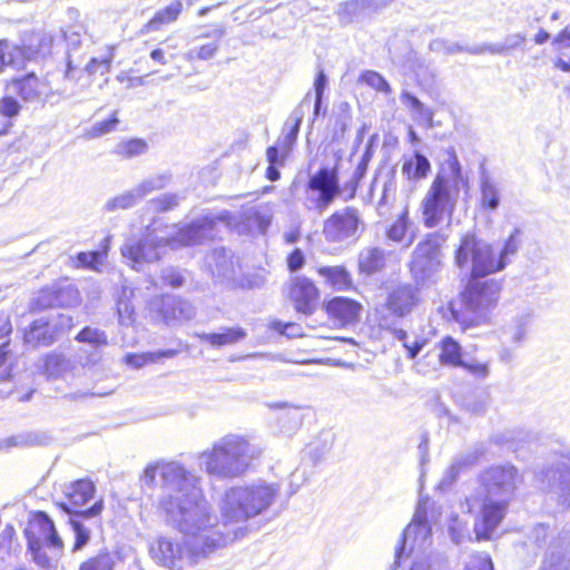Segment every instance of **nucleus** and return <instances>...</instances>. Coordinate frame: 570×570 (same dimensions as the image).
I'll return each instance as SVG.
<instances>
[{
    "label": "nucleus",
    "mask_w": 570,
    "mask_h": 570,
    "mask_svg": "<svg viewBox=\"0 0 570 570\" xmlns=\"http://www.w3.org/2000/svg\"><path fill=\"white\" fill-rule=\"evenodd\" d=\"M157 475L163 490L159 514L185 539L159 537L149 551L158 564L173 570H185L243 537V524L265 513L281 495L279 483L263 479L229 487L217 501L219 519L205 497L200 478L183 464L176 461L150 463L141 480L154 487Z\"/></svg>",
    "instance_id": "obj_1"
},
{
    "label": "nucleus",
    "mask_w": 570,
    "mask_h": 570,
    "mask_svg": "<svg viewBox=\"0 0 570 570\" xmlns=\"http://www.w3.org/2000/svg\"><path fill=\"white\" fill-rule=\"evenodd\" d=\"M523 474L511 463L495 464L478 476V487L465 499L468 512L480 510L474 523L476 540H489L508 513Z\"/></svg>",
    "instance_id": "obj_2"
},
{
    "label": "nucleus",
    "mask_w": 570,
    "mask_h": 570,
    "mask_svg": "<svg viewBox=\"0 0 570 570\" xmlns=\"http://www.w3.org/2000/svg\"><path fill=\"white\" fill-rule=\"evenodd\" d=\"M225 217V215H205L194 219L188 225L179 228L173 238L158 237L147 229V233L140 238L131 237L127 239L121 247V255L131 263L134 268L139 269L145 263L158 261L161 252L167 246L171 248L191 246L215 238L217 222H224Z\"/></svg>",
    "instance_id": "obj_3"
},
{
    "label": "nucleus",
    "mask_w": 570,
    "mask_h": 570,
    "mask_svg": "<svg viewBox=\"0 0 570 570\" xmlns=\"http://www.w3.org/2000/svg\"><path fill=\"white\" fill-rule=\"evenodd\" d=\"M261 454V449L247 438L230 433L200 452L198 464L209 476L229 480L244 475Z\"/></svg>",
    "instance_id": "obj_4"
},
{
    "label": "nucleus",
    "mask_w": 570,
    "mask_h": 570,
    "mask_svg": "<svg viewBox=\"0 0 570 570\" xmlns=\"http://www.w3.org/2000/svg\"><path fill=\"white\" fill-rule=\"evenodd\" d=\"M24 534L32 561L43 570H57L65 546L48 514L37 512L24 529Z\"/></svg>",
    "instance_id": "obj_5"
},
{
    "label": "nucleus",
    "mask_w": 570,
    "mask_h": 570,
    "mask_svg": "<svg viewBox=\"0 0 570 570\" xmlns=\"http://www.w3.org/2000/svg\"><path fill=\"white\" fill-rule=\"evenodd\" d=\"M501 286L494 279L470 281L462 293L463 311L452 309L454 320L464 328L487 322L489 313L497 306Z\"/></svg>",
    "instance_id": "obj_6"
},
{
    "label": "nucleus",
    "mask_w": 570,
    "mask_h": 570,
    "mask_svg": "<svg viewBox=\"0 0 570 570\" xmlns=\"http://www.w3.org/2000/svg\"><path fill=\"white\" fill-rule=\"evenodd\" d=\"M455 265L473 278L484 277L498 272L499 264L494 262V249L483 239L472 234L461 238L455 250Z\"/></svg>",
    "instance_id": "obj_7"
},
{
    "label": "nucleus",
    "mask_w": 570,
    "mask_h": 570,
    "mask_svg": "<svg viewBox=\"0 0 570 570\" xmlns=\"http://www.w3.org/2000/svg\"><path fill=\"white\" fill-rule=\"evenodd\" d=\"M420 303V289L412 284H399L390 288L384 303L376 309L380 326L391 328L399 320L409 316Z\"/></svg>",
    "instance_id": "obj_8"
},
{
    "label": "nucleus",
    "mask_w": 570,
    "mask_h": 570,
    "mask_svg": "<svg viewBox=\"0 0 570 570\" xmlns=\"http://www.w3.org/2000/svg\"><path fill=\"white\" fill-rule=\"evenodd\" d=\"M444 233H432L420 243L411 263V273L417 284L424 285L433 278L442 265L441 247L446 242Z\"/></svg>",
    "instance_id": "obj_9"
},
{
    "label": "nucleus",
    "mask_w": 570,
    "mask_h": 570,
    "mask_svg": "<svg viewBox=\"0 0 570 570\" xmlns=\"http://www.w3.org/2000/svg\"><path fill=\"white\" fill-rule=\"evenodd\" d=\"M341 193L336 168H321L308 179L305 206L322 214Z\"/></svg>",
    "instance_id": "obj_10"
},
{
    "label": "nucleus",
    "mask_w": 570,
    "mask_h": 570,
    "mask_svg": "<svg viewBox=\"0 0 570 570\" xmlns=\"http://www.w3.org/2000/svg\"><path fill=\"white\" fill-rule=\"evenodd\" d=\"M446 155L431 186L458 202L460 191L469 189V177L463 173L454 149L446 150Z\"/></svg>",
    "instance_id": "obj_11"
},
{
    "label": "nucleus",
    "mask_w": 570,
    "mask_h": 570,
    "mask_svg": "<svg viewBox=\"0 0 570 570\" xmlns=\"http://www.w3.org/2000/svg\"><path fill=\"white\" fill-rule=\"evenodd\" d=\"M458 202L430 186L421 202L423 224L434 228L443 222H451Z\"/></svg>",
    "instance_id": "obj_12"
},
{
    "label": "nucleus",
    "mask_w": 570,
    "mask_h": 570,
    "mask_svg": "<svg viewBox=\"0 0 570 570\" xmlns=\"http://www.w3.org/2000/svg\"><path fill=\"white\" fill-rule=\"evenodd\" d=\"M39 47L18 46L7 39L0 40V75L7 69L21 70L27 61L31 60L37 53H45L51 46V39L45 35H39Z\"/></svg>",
    "instance_id": "obj_13"
},
{
    "label": "nucleus",
    "mask_w": 570,
    "mask_h": 570,
    "mask_svg": "<svg viewBox=\"0 0 570 570\" xmlns=\"http://www.w3.org/2000/svg\"><path fill=\"white\" fill-rule=\"evenodd\" d=\"M431 535V525L426 518V511L419 504L412 522L403 532L401 544L395 549V562H400L407 544L410 546V551L428 548L432 541Z\"/></svg>",
    "instance_id": "obj_14"
},
{
    "label": "nucleus",
    "mask_w": 570,
    "mask_h": 570,
    "mask_svg": "<svg viewBox=\"0 0 570 570\" xmlns=\"http://www.w3.org/2000/svg\"><path fill=\"white\" fill-rule=\"evenodd\" d=\"M361 225L358 213L346 207L332 214L323 226V234L330 242H342L356 235Z\"/></svg>",
    "instance_id": "obj_15"
},
{
    "label": "nucleus",
    "mask_w": 570,
    "mask_h": 570,
    "mask_svg": "<svg viewBox=\"0 0 570 570\" xmlns=\"http://www.w3.org/2000/svg\"><path fill=\"white\" fill-rule=\"evenodd\" d=\"M41 362L42 365L40 367L42 368L43 374L48 380H52L63 377L66 374L72 372L77 365H95L98 362V357L96 354H94L92 357H88L87 360H83L81 354L67 357L62 353L53 351L47 354Z\"/></svg>",
    "instance_id": "obj_16"
},
{
    "label": "nucleus",
    "mask_w": 570,
    "mask_h": 570,
    "mask_svg": "<svg viewBox=\"0 0 570 570\" xmlns=\"http://www.w3.org/2000/svg\"><path fill=\"white\" fill-rule=\"evenodd\" d=\"M79 302L80 295L77 287L67 281L43 288L36 299L40 308L72 307Z\"/></svg>",
    "instance_id": "obj_17"
},
{
    "label": "nucleus",
    "mask_w": 570,
    "mask_h": 570,
    "mask_svg": "<svg viewBox=\"0 0 570 570\" xmlns=\"http://www.w3.org/2000/svg\"><path fill=\"white\" fill-rule=\"evenodd\" d=\"M288 296L298 313L311 315L316 308L320 293L311 279L296 276L291 279Z\"/></svg>",
    "instance_id": "obj_18"
},
{
    "label": "nucleus",
    "mask_w": 570,
    "mask_h": 570,
    "mask_svg": "<svg viewBox=\"0 0 570 570\" xmlns=\"http://www.w3.org/2000/svg\"><path fill=\"white\" fill-rule=\"evenodd\" d=\"M540 570H570V534L559 532L546 550Z\"/></svg>",
    "instance_id": "obj_19"
},
{
    "label": "nucleus",
    "mask_w": 570,
    "mask_h": 570,
    "mask_svg": "<svg viewBox=\"0 0 570 570\" xmlns=\"http://www.w3.org/2000/svg\"><path fill=\"white\" fill-rule=\"evenodd\" d=\"M9 90L26 102H40L47 97L49 86L46 80L38 78L33 72L22 78H14L8 85Z\"/></svg>",
    "instance_id": "obj_20"
},
{
    "label": "nucleus",
    "mask_w": 570,
    "mask_h": 570,
    "mask_svg": "<svg viewBox=\"0 0 570 570\" xmlns=\"http://www.w3.org/2000/svg\"><path fill=\"white\" fill-rule=\"evenodd\" d=\"M102 509L104 501L98 500L91 508L85 511H77L72 517H70V525L75 533L72 552L80 551L87 546L91 537V529L88 524H86V522L99 515Z\"/></svg>",
    "instance_id": "obj_21"
},
{
    "label": "nucleus",
    "mask_w": 570,
    "mask_h": 570,
    "mask_svg": "<svg viewBox=\"0 0 570 570\" xmlns=\"http://www.w3.org/2000/svg\"><path fill=\"white\" fill-rule=\"evenodd\" d=\"M546 479L563 504L570 505V458L566 456L549 468Z\"/></svg>",
    "instance_id": "obj_22"
},
{
    "label": "nucleus",
    "mask_w": 570,
    "mask_h": 570,
    "mask_svg": "<svg viewBox=\"0 0 570 570\" xmlns=\"http://www.w3.org/2000/svg\"><path fill=\"white\" fill-rule=\"evenodd\" d=\"M94 493L95 485L90 480H77L66 487L65 494L68 502H63L60 505L72 517L75 512L81 511L80 508L94 498Z\"/></svg>",
    "instance_id": "obj_23"
},
{
    "label": "nucleus",
    "mask_w": 570,
    "mask_h": 570,
    "mask_svg": "<svg viewBox=\"0 0 570 570\" xmlns=\"http://www.w3.org/2000/svg\"><path fill=\"white\" fill-rule=\"evenodd\" d=\"M325 309L340 325H348L357 321L362 305L352 298L337 296L325 304Z\"/></svg>",
    "instance_id": "obj_24"
},
{
    "label": "nucleus",
    "mask_w": 570,
    "mask_h": 570,
    "mask_svg": "<svg viewBox=\"0 0 570 570\" xmlns=\"http://www.w3.org/2000/svg\"><path fill=\"white\" fill-rule=\"evenodd\" d=\"M386 238L402 247H410L415 239L413 223L409 217V209L404 208L395 222L386 230Z\"/></svg>",
    "instance_id": "obj_25"
},
{
    "label": "nucleus",
    "mask_w": 570,
    "mask_h": 570,
    "mask_svg": "<svg viewBox=\"0 0 570 570\" xmlns=\"http://www.w3.org/2000/svg\"><path fill=\"white\" fill-rule=\"evenodd\" d=\"M161 313L166 322L189 321L196 315L195 307L188 301L176 296L163 297Z\"/></svg>",
    "instance_id": "obj_26"
},
{
    "label": "nucleus",
    "mask_w": 570,
    "mask_h": 570,
    "mask_svg": "<svg viewBox=\"0 0 570 570\" xmlns=\"http://www.w3.org/2000/svg\"><path fill=\"white\" fill-rule=\"evenodd\" d=\"M214 275L222 279H230L236 274L238 262L230 250L226 248H215L208 262Z\"/></svg>",
    "instance_id": "obj_27"
},
{
    "label": "nucleus",
    "mask_w": 570,
    "mask_h": 570,
    "mask_svg": "<svg viewBox=\"0 0 570 570\" xmlns=\"http://www.w3.org/2000/svg\"><path fill=\"white\" fill-rule=\"evenodd\" d=\"M24 343L32 346H49L56 341L55 331L43 320L35 321L23 336Z\"/></svg>",
    "instance_id": "obj_28"
},
{
    "label": "nucleus",
    "mask_w": 570,
    "mask_h": 570,
    "mask_svg": "<svg viewBox=\"0 0 570 570\" xmlns=\"http://www.w3.org/2000/svg\"><path fill=\"white\" fill-rule=\"evenodd\" d=\"M197 336L203 342L209 343L213 347H222L226 345H234L243 341L247 333L242 327H224L218 333H202Z\"/></svg>",
    "instance_id": "obj_29"
},
{
    "label": "nucleus",
    "mask_w": 570,
    "mask_h": 570,
    "mask_svg": "<svg viewBox=\"0 0 570 570\" xmlns=\"http://www.w3.org/2000/svg\"><path fill=\"white\" fill-rule=\"evenodd\" d=\"M501 193L498 184L485 173L480 177V206L488 212H495L500 206Z\"/></svg>",
    "instance_id": "obj_30"
},
{
    "label": "nucleus",
    "mask_w": 570,
    "mask_h": 570,
    "mask_svg": "<svg viewBox=\"0 0 570 570\" xmlns=\"http://www.w3.org/2000/svg\"><path fill=\"white\" fill-rule=\"evenodd\" d=\"M385 250L379 247H366L358 255V268L361 273L372 275L385 267Z\"/></svg>",
    "instance_id": "obj_31"
},
{
    "label": "nucleus",
    "mask_w": 570,
    "mask_h": 570,
    "mask_svg": "<svg viewBox=\"0 0 570 570\" xmlns=\"http://www.w3.org/2000/svg\"><path fill=\"white\" fill-rule=\"evenodd\" d=\"M431 170V164L429 159L415 151L410 158L404 159L402 165V175L412 181H419L428 176Z\"/></svg>",
    "instance_id": "obj_32"
},
{
    "label": "nucleus",
    "mask_w": 570,
    "mask_h": 570,
    "mask_svg": "<svg viewBox=\"0 0 570 570\" xmlns=\"http://www.w3.org/2000/svg\"><path fill=\"white\" fill-rule=\"evenodd\" d=\"M76 340L80 343L89 344L94 347V352L89 353L87 350H81L79 354L82 355L83 360H87L88 357H92L94 354L97 355L98 360L100 358V355L98 353V350L100 347H104L108 344L107 335L104 331L95 327H85L82 328L76 336Z\"/></svg>",
    "instance_id": "obj_33"
},
{
    "label": "nucleus",
    "mask_w": 570,
    "mask_h": 570,
    "mask_svg": "<svg viewBox=\"0 0 570 570\" xmlns=\"http://www.w3.org/2000/svg\"><path fill=\"white\" fill-rule=\"evenodd\" d=\"M521 236L522 232L519 228H514L504 242L503 247L499 252L494 250V262L499 264L498 272L504 269L510 264L511 257L518 253L522 242Z\"/></svg>",
    "instance_id": "obj_34"
},
{
    "label": "nucleus",
    "mask_w": 570,
    "mask_h": 570,
    "mask_svg": "<svg viewBox=\"0 0 570 570\" xmlns=\"http://www.w3.org/2000/svg\"><path fill=\"white\" fill-rule=\"evenodd\" d=\"M318 274L336 291H344L352 287V277L342 266L321 267Z\"/></svg>",
    "instance_id": "obj_35"
},
{
    "label": "nucleus",
    "mask_w": 570,
    "mask_h": 570,
    "mask_svg": "<svg viewBox=\"0 0 570 570\" xmlns=\"http://www.w3.org/2000/svg\"><path fill=\"white\" fill-rule=\"evenodd\" d=\"M440 354L438 355L439 362L442 365L460 366L462 361V347L451 336L444 337L439 343Z\"/></svg>",
    "instance_id": "obj_36"
},
{
    "label": "nucleus",
    "mask_w": 570,
    "mask_h": 570,
    "mask_svg": "<svg viewBox=\"0 0 570 570\" xmlns=\"http://www.w3.org/2000/svg\"><path fill=\"white\" fill-rule=\"evenodd\" d=\"M183 4L180 1H175L166 8L157 11L153 19L146 24L147 31L159 30L163 24L174 22L181 12Z\"/></svg>",
    "instance_id": "obj_37"
},
{
    "label": "nucleus",
    "mask_w": 570,
    "mask_h": 570,
    "mask_svg": "<svg viewBox=\"0 0 570 570\" xmlns=\"http://www.w3.org/2000/svg\"><path fill=\"white\" fill-rule=\"evenodd\" d=\"M528 326V315H520L513 318L503 330L505 342L513 345H520L525 338Z\"/></svg>",
    "instance_id": "obj_38"
},
{
    "label": "nucleus",
    "mask_w": 570,
    "mask_h": 570,
    "mask_svg": "<svg viewBox=\"0 0 570 570\" xmlns=\"http://www.w3.org/2000/svg\"><path fill=\"white\" fill-rule=\"evenodd\" d=\"M171 180L170 175L168 174H157L149 176L148 178L140 181L137 186L134 187L136 195L139 199H144L148 195L154 191L161 190L169 185Z\"/></svg>",
    "instance_id": "obj_39"
},
{
    "label": "nucleus",
    "mask_w": 570,
    "mask_h": 570,
    "mask_svg": "<svg viewBox=\"0 0 570 570\" xmlns=\"http://www.w3.org/2000/svg\"><path fill=\"white\" fill-rule=\"evenodd\" d=\"M176 354L177 352L175 350L148 352L141 354L131 353L126 355L125 362L127 365L134 368H141L146 364L157 363L164 357L170 358L174 357Z\"/></svg>",
    "instance_id": "obj_40"
},
{
    "label": "nucleus",
    "mask_w": 570,
    "mask_h": 570,
    "mask_svg": "<svg viewBox=\"0 0 570 570\" xmlns=\"http://www.w3.org/2000/svg\"><path fill=\"white\" fill-rule=\"evenodd\" d=\"M288 154H284V150L281 149V146L277 144L276 146H269L266 150V158L268 161V167L266 169V177L271 181H276L279 179L281 175L277 169L278 166H283Z\"/></svg>",
    "instance_id": "obj_41"
},
{
    "label": "nucleus",
    "mask_w": 570,
    "mask_h": 570,
    "mask_svg": "<svg viewBox=\"0 0 570 570\" xmlns=\"http://www.w3.org/2000/svg\"><path fill=\"white\" fill-rule=\"evenodd\" d=\"M115 566V556L110 552L101 551L83 561L80 564L79 570H114Z\"/></svg>",
    "instance_id": "obj_42"
},
{
    "label": "nucleus",
    "mask_w": 570,
    "mask_h": 570,
    "mask_svg": "<svg viewBox=\"0 0 570 570\" xmlns=\"http://www.w3.org/2000/svg\"><path fill=\"white\" fill-rule=\"evenodd\" d=\"M138 202H140V199L136 195L135 189L131 188L130 190L108 199L105 204V209L108 212L128 209L134 207Z\"/></svg>",
    "instance_id": "obj_43"
},
{
    "label": "nucleus",
    "mask_w": 570,
    "mask_h": 570,
    "mask_svg": "<svg viewBox=\"0 0 570 570\" xmlns=\"http://www.w3.org/2000/svg\"><path fill=\"white\" fill-rule=\"evenodd\" d=\"M410 570H450L449 562L440 556L417 557Z\"/></svg>",
    "instance_id": "obj_44"
},
{
    "label": "nucleus",
    "mask_w": 570,
    "mask_h": 570,
    "mask_svg": "<svg viewBox=\"0 0 570 570\" xmlns=\"http://www.w3.org/2000/svg\"><path fill=\"white\" fill-rule=\"evenodd\" d=\"M147 144L142 139H130L126 141L119 142L115 147V153L118 156L125 158H132L136 156H140L147 151Z\"/></svg>",
    "instance_id": "obj_45"
},
{
    "label": "nucleus",
    "mask_w": 570,
    "mask_h": 570,
    "mask_svg": "<svg viewBox=\"0 0 570 570\" xmlns=\"http://www.w3.org/2000/svg\"><path fill=\"white\" fill-rule=\"evenodd\" d=\"M475 458L473 455H460L454 459L452 464L445 471V474L442 480L443 485H450L454 482L460 474V472L474 464Z\"/></svg>",
    "instance_id": "obj_46"
},
{
    "label": "nucleus",
    "mask_w": 570,
    "mask_h": 570,
    "mask_svg": "<svg viewBox=\"0 0 570 570\" xmlns=\"http://www.w3.org/2000/svg\"><path fill=\"white\" fill-rule=\"evenodd\" d=\"M302 118L303 115L295 111L289 118V120L293 121L292 127L283 138L278 139L277 142L281 146V149L284 150V154H289L293 145L295 144L302 124Z\"/></svg>",
    "instance_id": "obj_47"
},
{
    "label": "nucleus",
    "mask_w": 570,
    "mask_h": 570,
    "mask_svg": "<svg viewBox=\"0 0 570 570\" xmlns=\"http://www.w3.org/2000/svg\"><path fill=\"white\" fill-rule=\"evenodd\" d=\"M181 199L183 197L178 194L165 193L151 199L148 205L153 210L164 213L175 209L180 204Z\"/></svg>",
    "instance_id": "obj_48"
},
{
    "label": "nucleus",
    "mask_w": 570,
    "mask_h": 570,
    "mask_svg": "<svg viewBox=\"0 0 570 570\" xmlns=\"http://www.w3.org/2000/svg\"><path fill=\"white\" fill-rule=\"evenodd\" d=\"M106 256V250L79 253L77 255V266L87 267L92 271L99 272L100 267L104 265Z\"/></svg>",
    "instance_id": "obj_49"
},
{
    "label": "nucleus",
    "mask_w": 570,
    "mask_h": 570,
    "mask_svg": "<svg viewBox=\"0 0 570 570\" xmlns=\"http://www.w3.org/2000/svg\"><path fill=\"white\" fill-rule=\"evenodd\" d=\"M361 80L365 82L371 88L384 92L390 94L391 87L389 82L384 79L382 75L373 70H366L361 75Z\"/></svg>",
    "instance_id": "obj_50"
},
{
    "label": "nucleus",
    "mask_w": 570,
    "mask_h": 570,
    "mask_svg": "<svg viewBox=\"0 0 570 570\" xmlns=\"http://www.w3.org/2000/svg\"><path fill=\"white\" fill-rule=\"evenodd\" d=\"M118 124H119V119L117 118L116 112H114V115L109 119L94 124L90 127V129H88L87 136L89 138L101 137L104 135H107V134L114 131Z\"/></svg>",
    "instance_id": "obj_51"
},
{
    "label": "nucleus",
    "mask_w": 570,
    "mask_h": 570,
    "mask_svg": "<svg viewBox=\"0 0 570 570\" xmlns=\"http://www.w3.org/2000/svg\"><path fill=\"white\" fill-rule=\"evenodd\" d=\"M395 189L396 183L394 173H391L390 177L384 181L382 196L377 203V212L381 216L385 215V209L390 200L394 198Z\"/></svg>",
    "instance_id": "obj_52"
},
{
    "label": "nucleus",
    "mask_w": 570,
    "mask_h": 570,
    "mask_svg": "<svg viewBox=\"0 0 570 570\" xmlns=\"http://www.w3.org/2000/svg\"><path fill=\"white\" fill-rule=\"evenodd\" d=\"M396 325L392 326L390 330H393L394 337L402 342L403 346L407 351V357L411 360H414L416 355L421 352L422 347L425 344V341H415L414 343L410 344L407 342V334L402 328H396Z\"/></svg>",
    "instance_id": "obj_53"
},
{
    "label": "nucleus",
    "mask_w": 570,
    "mask_h": 570,
    "mask_svg": "<svg viewBox=\"0 0 570 570\" xmlns=\"http://www.w3.org/2000/svg\"><path fill=\"white\" fill-rule=\"evenodd\" d=\"M122 296L125 298H119L117 303V312L119 317V323L121 325L128 326L134 322V306L129 303L127 298V288L124 287Z\"/></svg>",
    "instance_id": "obj_54"
},
{
    "label": "nucleus",
    "mask_w": 570,
    "mask_h": 570,
    "mask_svg": "<svg viewBox=\"0 0 570 570\" xmlns=\"http://www.w3.org/2000/svg\"><path fill=\"white\" fill-rule=\"evenodd\" d=\"M465 570H493V563L488 553H474L466 561Z\"/></svg>",
    "instance_id": "obj_55"
},
{
    "label": "nucleus",
    "mask_w": 570,
    "mask_h": 570,
    "mask_svg": "<svg viewBox=\"0 0 570 570\" xmlns=\"http://www.w3.org/2000/svg\"><path fill=\"white\" fill-rule=\"evenodd\" d=\"M403 105H405L407 108L412 110V112H415L420 115L421 117H424L426 119L431 118V114L429 110L424 107V105L413 95L410 92H402L400 97Z\"/></svg>",
    "instance_id": "obj_56"
},
{
    "label": "nucleus",
    "mask_w": 570,
    "mask_h": 570,
    "mask_svg": "<svg viewBox=\"0 0 570 570\" xmlns=\"http://www.w3.org/2000/svg\"><path fill=\"white\" fill-rule=\"evenodd\" d=\"M219 48L218 41L202 45L198 49H193L187 53V59L198 58L200 60L212 59Z\"/></svg>",
    "instance_id": "obj_57"
},
{
    "label": "nucleus",
    "mask_w": 570,
    "mask_h": 570,
    "mask_svg": "<svg viewBox=\"0 0 570 570\" xmlns=\"http://www.w3.org/2000/svg\"><path fill=\"white\" fill-rule=\"evenodd\" d=\"M549 537V525L544 523H538L531 529L528 538L534 546L542 548L548 542Z\"/></svg>",
    "instance_id": "obj_58"
},
{
    "label": "nucleus",
    "mask_w": 570,
    "mask_h": 570,
    "mask_svg": "<svg viewBox=\"0 0 570 570\" xmlns=\"http://www.w3.org/2000/svg\"><path fill=\"white\" fill-rule=\"evenodd\" d=\"M111 60H112V53H109L108 56H106L101 59L92 58L87 63L86 69L89 73L100 72L101 75H104L109 71Z\"/></svg>",
    "instance_id": "obj_59"
},
{
    "label": "nucleus",
    "mask_w": 570,
    "mask_h": 570,
    "mask_svg": "<svg viewBox=\"0 0 570 570\" xmlns=\"http://www.w3.org/2000/svg\"><path fill=\"white\" fill-rule=\"evenodd\" d=\"M272 328L288 337H298L303 335L302 328L294 323H283L281 321H275L272 323Z\"/></svg>",
    "instance_id": "obj_60"
},
{
    "label": "nucleus",
    "mask_w": 570,
    "mask_h": 570,
    "mask_svg": "<svg viewBox=\"0 0 570 570\" xmlns=\"http://www.w3.org/2000/svg\"><path fill=\"white\" fill-rule=\"evenodd\" d=\"M460 366L479 379H485L489 375V364L479 361L463 362Z\"/></svg>",
    "instance_id": "obj_61"
},
{
    "label": "nucleus",
    "mask_w": 570,
    "mask_h": 570,
    "mask_svg": "<svg viewBox=\"0 0 570 570\" xmlns=\"http://www.w3.org/2000/svg\"><path fill=\"white\" fill-rule=\"evenodd\" d=\"M20 105L12 97H3L0 100V114L7 117H13L18 115Z\"/></svg>",
    "instance_id": "obj_62"
},
{
    "label": "nucleus",
    "mask_w": 570,
    "mask_h": 570,
    "mask_svg": "<svg viewBox=\"0 0 570 570\" xmlns=\"http://www.w3.org/2000/svg\"><path fill=\"white\" fill-rule=\"evenodd\" d=\"M161 279L164 281L165 284H167L174 288L180 287L184 282L180 273L171 267L165 268L163 271Z\"/></svg>",
    "instance_id": "obj_63"
},
{
    "label": "nucleus",
    "mask_w": 570,
    "mask_h": 570,
    "mask_svg": "<svg viewBox=\"0 0 570 570\" xmlns=\"http://www.w3.org/2000/svg\"><path fill=\"white\" fill-rule=\"evenodd\" d=\"M81 31V26H77L63 31V37L69 48L77 49L80 46Z\"/></svg>",
    "instance_id": "obj_64"
}]
</instances>
